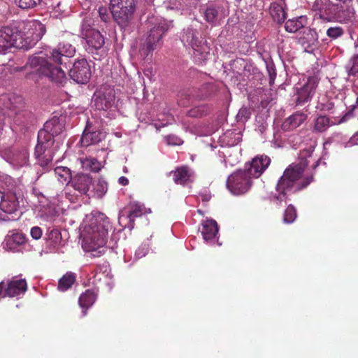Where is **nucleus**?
<instances>
[{"instance_id":"obj_40","label":"nucleus","mask_w":358,"mask_h":358,"mask_svg":"<svg viewBox=\"0 0 358 358\" xmlns=\"http://www.w3.org/2000/svg\"><path fill=\"white\" fill-rule=\"evenodd\" d=\"M217 14L218 12L214 7L209 6L204 12L205 20L209 23H213L216 20Z\"/></svg>"},{"instance_id":"obj_4","label":"nucleus","mask_w":358,"mask_h":358,"mask_svg":"<svg viewBox=\"0 0 358 358\" xmlns=\"http://www.w3.org/2000/svg\"><path fill=\"white\" fill-rule=\"evenodd\" d=\"M110 228V220L104 215L92 219L90 224L85 227L82 242L83 250L87 252H96L97 254H94V256L103 254Z\"/></svg>"},{"instance_id":"obj_35","label":"nucleus","mask_w":358,"mask_h":358,"mask_svg":"<svg viewBox=\"0 0 358 358\" xmlns=\"http://www.w3.org/2000/svg\"><path fill=\"white\" fill-rule=\"evenodd\" d=\"M316 108L324 112H329L330 113L334 114L336 110V107L334 103L331 101H327V99H322V101L319 102L316 106Z\"/></svg>"},{"instance_id":"obj_3","label":"nucleus","mask_w":358,"mask_h":358,"mask_svg":"<svg viewBox=\"0 0 358 358\" xmlns=\"http://www.w3.org/2000/svg\"><path fill=\"white\" fill-rule=\"evenodd\" d=\"M313 150H303L300 154V162L289 165L279 178L274 198L280 203H286L292 194L306 188L313 181V175L303 176L305 169L308 165L307 157H311Z\"/></svg>"},{"instance_id":"obj_17","label":"nucleus","mask_w":358,"mask_h":358,"mask_svg":"<svg viewBox=\"0 0 358 358\" xmlns=\"http://www.w3.org/2000/svg\"><path fill=\"white\" fill-rule=\"evenodd\" d=\"M64 129V124L57 117H53L48 120L43 126V128L38 131L40 137L42 139L46 138L51 141H55L54 137L59 135Z\"/></svg>"},{"instance_id":"obj_21","label":"nucleus","mask_w":358,"mask_h":358,"mask_svg":"<svg viewBox=\"0 0 358 358\" xmlns=\"http://www.w3.org/2000/svg\"><path fill=\"white\" fill-rule=\"evenodd\" d=\"M307 119V115L302 113H296L287 117L282 124L285 131H292L301 125Z\"/></svg>"},{"instance_id":"obj_31","label":"nucleus","mask_w":358,"mask_h":358,"mask_svg":"<svg viewBox=\"0 0 358 358\" xmlns=\"http://www.w3.org/2000/svg\"><path fill=\"white\" fill-rule=\"evenodd\" d=\"M331 121L327 115H319L314 121L313 131L318 133L326 131L331 126Z\"/></svg>"},{"instance_id":"obj_7","label":"nucleus","mask_w":358,"mask_h":358,"mask_svg":"<svg viewBox=\"0 0 358 358\" xmlns=\"http://www.w3.org/2000/svg\"><path fill=\"white\" fill-rule=\"evenodd\" d=\"M150 23L152 24V27L149 31L145 43L141 45L139 49L140 55L144 58L150 54L152 55V51L169 29V24L164 20H156L155 22H150Z\"/></svg>"},{"instance_id":"obj_11","label":"nucleus","mask_w":358,"mask_h":358,"mask_svg":"<svg viewBox=\"0 0 358 358\" xmlns=\"http://www.w3.org/2000/svg\"><path fill=\"white\" fill-rule=\"evenodd\" d=\"M69 76L78 84H86L91 78L90 66L85 59H78L69 70Z\"/></svg>"},{"instance_id":"obj_13","label":"nucleus","mask_w":358,"mask_h":358,"mask_svg":"<svg viewBox=\"0 0 358 358\" xmlns=\"http://www.w3.org/2000/svg\"><path fill=\"white\" fill-rule=\"evenodd\" d=\"M199 35V34L196 29L188 27L184 30L181 40L184 44L192 47L194 50V54L198 52L201 55L203 59H206V56L203 55V54L207 52L206 50L208 48L206 45L203 43L202 41L200 40Z\"/></svg>"},{"instance_id":"obj_37","label":"nucleus","mask_w":358,"mask_h":358,"mask_svg":"<svg viewBox=\"0 0 358 358\" xmlns=\"http://www.w3.org/2000/svg\"><path fill=\"white\" fill-rule=\"evenodd\" d=\"M41 0H15V3L22 9H31L40 3Z\"/></svg>"},{"instance_id":"obj_53","label":"nucleus","mask_w":358,"mask_h":358,"mask_svg":"<svg viewBox=\"0 0 358 358\" xmlns=\"http://www.w3.org/2000/svg\"><path fill=\"white\" fill-rule=\"evenodd\" d=\"M197 212H198V213H199L200 215H203V211H202L201 210H197Z\"/></svg>"},{"instance_id":"obj_10","label":"nucleus","mask_w":358,"mask_h":358,"mask_svg":"<svg viewBox=\"0 0 358 358\" xmlns=\"http://www.w3.org/2000/svg\"><path fill=\"white\" fill-rule=\"evenodd\" d=\"M54 142L55 141L46 138L42 139L38 133V143L35 147L34 155L41 166H47L52 162L53 153L51 148Z\"/></svg>"},{"instance_id":"obj_32","label":"nucleus","mask_w":358,"mask_h":358,"mask_svg":"<svg viewBox=\"0 0 358 358\" xmlns=\"http://www.w3.org/2000/svg\"><path fill=\"white\" fill-rule=\"evenodd\" d=\"M55 174L57 176V179L62 183L71 182V170L64 166H57L55 169Z\"/></svg>"},{"instance_id":"obj_44","label":"nucleus","mask_w":358,"mask_h":358,"mask_svg":"<svg viewBox=\"0 0 358 358\" xmlns=\"http://www.w3.org/2000/svg\"><path fill=\"white\" fill-rule=\"evenodd\" d=\"M167 143L173 145H178L182 143V140L174 135H169L166 136Z\"/></svg>"},{"instance_id":"obj_15","label":"nucleus","mask_w":358,"mask_h":358,"mask_svg":"<svg viewBox=\"0 0 358 358\" xmlns=\"http://www.w3.org/2000/svg\"><path fill=\"white\" fill-rule=\"evenodd\" d=\"M81 34L88 45L95 50L101 48L105 43L104 38L101 32L92 28L90 25H83Z\"/></svg>"},{"instance_id":"obj_42","label":"nucleus","mask_w":358,"mask_h":358,"mask_svg":"<svg viewBox=\"0 0 358 358\" xmlns=\"http://www.w3.org/2000/svg\"><path fill=\"white\" fill-rule=\"evenodd\" d=\"M99 15L101 21L107 22L110 20V15L108 12V9L105 6H100L98 10Z\"/></svg>"},{"instance_id":"obj_46","label":"nucleus","mask_w":358,"mask_h":358,"mask_svg":"<svg viewBox=\"0 0 358 358\" xmlns=\"http://www.w3.org/2000/svg\"><path fill=\"white\" fill-rule=\"evenodd\" d=\"M348 144L349 146L358 145V131L356 132L348 141Z\"/></svg>"},{"instance_id":"obj_30","label":"nucleus","mask_w":358,"mask_h":358,"mask_svg":"<svg viewBox=\"0 0 358 358\" xmlns=\"http://www.w3.org/2000/svg\"><path fill=\"white\" fill-rule=\"evenodd\" d=\"M91 187L92 189H90V192L93 193V196L97 198H101L107 192L108 184L103 178H99L96 181H92Z\"/></svg>"},{"instance_id":"obj_38","label":"nucleus","mask_w":358,"mask_h":358,"mask_svg":"<svg viewBox=\"0 0 358 358\" xmlns=\"http://www.w3.org/2000/svg\"><path fill=\"white\" fill-rule=\"evenodd\" d=\"M48 241L54 247L60 244L62 241V235L60 231L57 229L51 230L48 234Z\"/></svg>"},{"instance_id":"obj_33","label":"nucleus","mask_w":358,"mask_h":358,"mask_svg":"<svg viewBox=\"0 0 358 358\" xmlns=\"http://www.w3.org/2000/svg\"><path fill=\"white\" fill-rule=\"evenodd\" d=\"M210 108L208 105L195 106L187 111V115L191 117L199 118L208 115Z\"/></svg>"},{"instance_id":"obj_20","label":"nucleus","mask_w":358,"mask_h":358,"mask_svg":"<svg viewBox=\"0 0 358 358\" xmlns=\"http://www.w3.org/2000/svg\"><path fill=\"white\" fill-rule=\"evenodd\" d=\"M106 134L101 130L90 131L87 126L83 131L82 137L80 138L81 145L83 147H88L93 144H97L103 140Z\"/></svg>"},{"instance_id":"obj_25","label":"nucleus","mask_w":358,"mask_h":358,"mask_svg":"<svg viewBox=\"0 0 358 358\" xmlns=\"http://www.w3.org/2000/svg\"><path fill=\"white\" fill-rule=\"evenodd\" d=\"M26 242V237L22 233H15L11 236H7L6 239V248L10 251L15 252L17 247L23 245Z\"/></svg>"},{"instance_id":"obj_24","label":"nucleus","mask_w":358,"mask_h":358,"mask_svg":"<svg viewBox=\"0 0 358 358\" xmlns=\"http://www.w3.org/2000/svg\"><path fill=\"white\" fill-rule=\"evenodd\" d=\"M308 24V18L305 15H301L296 18L289 19L285 22V28L286 31L294 33L301 29H305Z\"/></svg>"},{"instance_id":"obj_43","label":"nucleus","mask_w":358,"mask_h":358,"mask_svg":"<svg viewBox=\"0 0 358 358\" xmlns=\"http://www.w3.org/2000/svg\"><path fill=\"white\" fill-rule=\"evenodd\" d=\"M276 15H274L275 20L278 23H281L286 19L287 14L282 7L276 8Z\"/></svg>"},{"instance_id":"obj_23","label":"nucleus","mask_w":358,"mask_h":358,"mask_svg":"<svg viewBox=\"0 0 358 358\" xmlns=\"http://www.w3.org/2000/svg\"><path fill=\"white\" fill-rule=\"evenodd\" d=\"M218 233V226L213 220H207L202 222L201 234L206 241L213 239Z\"/></svg>"},{"instance_id":"obj_26","label":"nucleus","mask_w":358,"mask_h":358,"mask_svg":"<svg viewBox=\"0 0 358 358\" xmlns=\"http://www.w3.org/2000/svg\"><path fill=\"white\" fill-rule=\"evenodd\" d=\"M96 299V295L95 293L90 290L87 289L84 293H83L78 299L79 306L84 309L83 315H86L87 310L93 305Z\"/></svg>"},{"instance_id":"obj_27","label":"nucleus","mask_w":358,"mask_h":358,"mask_svg":"<svg viewBox=\"0 0 358 358\" xmlns=\"http://www.w3.org/2000/svg\"><path fill=\"white\" fill-rule=\"evenodd\" d=\"M128 217L130 222H134L136 217H139L147 213V209L143 204L134 201L129 204Z\"/></svg>"},{"instance_id":"obj_28","label":"nucleus","mask_w":358,"mask_h":358,"mask_svg":"<svg viewBox=\"0 0 358 358\" xmlns=\"http://www.w3.org/2000/svg\"><path fill=\"white\" fill-rule=\"evenodd\" d=\"M81 167L85 171L99 172L101 169V164L96 158L90 157L80 159Z\"/></svg>"},{"instance_id":"obj_50","label":"nucleus","mask_w":358,"mask_h":358,"mask_svg":"<svg viewBox=\"0 0 358 358\" xmlns=\"http://www.w3.org/2000/svg\"><path fill=\"white\" fill-rule=\"evenodd\" d=\"M319 163H320V159H317L313 165V169H315L319 165Z\"/></svg>"},{"instance_id":"obj_16","label":"nucleus","mask_w":358,"mask_h":358,"mask_svg":"<svg viewBox=\"0 0 358 358\" xmlns=\"http://www.w3.org/2000/svg\"><path fill=\"white\" fill-rule=\"evenodd\" d=\"M297 43L301 45L306 52L313 51L317 45L318 35L317 32L310 28L306 27L299 32Z\"/></svg>"},{"instance_id":"obj_52","label":"nucleus","mask_w":358,"mask_h":358,"mask_svg":"<svg viewBox=\"0 0 358 358\" xmlns=\"http://www.w3.org/2000/svg\"><path fill=\"white\" fill-rule=\"evenodd\" d=\"M355 86L358 88V78L355 81Z\"/></svg>"},{"instance_id":"obj_36","label":"nucleus","mask_w":358,"mask_h":358,"mask_svg":"<svg viewBox=\"0 0 358 358\" xmlns=\"http://www.w3.org/2000/svg\"><path fill=\"white\" fill-rule=\"evenodd\" d=\"M345 68L349 76H355L358 73V55H354L349 60Z\"/></svg>"},{"instance_id":"obj_45","label":"nucleus","mask_w":358,"mask_h":358,"mask_svg":"<svg viewBox=\"0 0 358 358\" xmlns=\"http://www.w3.org/2000/svg\"><path fill=\"white\" fill-rule=\"evenodd\" d=\"M31 236L33 238L38 240L42 236V230L38 227H34L31 229Z\"/></svg>"},{"instance_id":"obj_22","label":"nucleus","mask_w":358,"mask_h":358,"mask_svg":"<svg viewBox=\"0 0 358 358\" xmlns=\"http://www.w3.org/2000/svg\"><path fill=\"white\" fill-rule=\"evenodd\" d=\"M170 174L173 176L175 183L181 185H185L190 180L192 177V172L186 166L178 167L175 171H171Z\"/></svg>"},{"instance_id":"obj_54","label":"nucleus","mask_w":358,"mask_h":358,"mask_svg":"<svg viewBox=\"0 0 358 358\" xmlns=\"http://www.w3.org/2000/svg\"><path fill=\"white\" fill-rule=\"evenodd\" d=\"M99 268L97 266V267L96 268L95 271H95V273H96V274L94 275V277H96V274H97V272H98V270H99Z\"/></svg>"},{"instance_id":"obj_39","label":"nucleus","mask_w":358,"mask_h":358,"mask_svg":"<svg viewBox=\"0 0 358 358\" xmlns=\"http://www.w3.org/2000/svg\"><path fill=\"white\" fill-rule=\"evenodd\" d=\"M353 14L349 10V9H341L336 13V18L340 22H347L351 20Z\"/></svg>"},{"instance_id":"obj_51","label":"nucleus","mask_w":358,"mask_h":358,"mask_svg":"<svg viewBox=\"0 0 358 358\" xmlns=\"http://www.w3.org/2000/svg\"><path fill=\"white\" fill-rule=\"evenodd\" d=\"M247 112H248V111H247V110L245 108V109H242V110H240V112H239V113H241V114L243 115V113H246Z\"/></svg>"},{"instance_id":"obj_48","label":"nucleus","mask_w":358,"mask_h":358,"mask_svg":"<svg viewBox=\"0 0 358 358\" xmlns=\"http://www.w3.org/2000/svg\"><path fill=\"white\" fill-rule=\"evenodd\" d=\"M270 73V83H271V82H273L274 79H275V73H273V75L271 74V72H269Z\"/></svg>"},{"instance_id":"obj_29","label":"nucleus","mask_w":358,"mask_h":358,"mask_svg":"<svg viewBox=\"0 0 358 358\" xmlns=\"http://www.w3.org/2000/svg\"><path fill=\"white\" fill-rule=\"evenodd\" d=\"M76 275L74 273L67 272L58 282V289L61 292H65L70 289L75 283Z\"/></svg>"},{"instance_id":"obj_1","label":"nucleus","mask_w":358,"mask_h":358,"mask_svg":"<svg viewBox=\"0 0 358 358\" xmlns=\"http://www.w3.org/2000/svg\"><path fill=\"white\" fill-rule=\"evenodd\" d=\"M75 53V48L70 44L64 45L57 49L50 51V55L39 52L30 57L26 66H29L32 71L27 74V79L37 80L36 76H44L52 81L62 84L66 79L64 70L61 67L53 66L47 57L59 65H66L69 58Z\"/></svg>"},{"instance_id":"obj_5","label":"nucleus","mask_w":358,"mask_h":358,"mask_svg":"<svg viewBox=\"0 0 358 358\" xmlns=\"http://www.w3.org/2000/svg\"><path fill=\"white\" fill-rule=\"evenodd\" d=\"M109 9L113 20L121 28L127 27L134 17L135 0H110Z\"/></svg>"},{"instance_id":"obj_12","label":"nucleus","mask_w":358,"mask_h":358,"mask_svg":"<svg viewBox=\"0 0 358 358\" xmlns=\"http://www.w3.org/2000/svg\"><path fill=\"white\" fill-rule=\"evenodd\" d=\"M27 289V284L24 279L8 280L5 285L0 282V297L5 298L17 296L24 294Z\"/></svg>"},{"instance_id":"obj_47","label":"nucleus","mask_w":358,"mask_h":358,"mask_svg":"<svg viewBox=\"0 0 358 358\" xmlns=\"http://www.w3.org/2000/svg\"><path fill=\"white\" fill-rule=\"evenodd\" d=\"M118 182L120 185L124 186L127 185L129 184V180L124 176H121L120 178H119Z\"/></svg>"},{"instance_id":"obj_18","label":"nucleus","mask_w":358,"mask_h":358,"mask_svg":"<svg viewBox=\"0 0 358 358\" xmlns=\"http://www.w3.org/2000/svg\"><path fill=\"white\" fill-rule=\"evenodd\" d=\"M71 185L79 193L90 195L92 178L89 174L78 173L71 178Z\"/></svg>"},{"instance_id":"obj_9","label":"nucleus","mask_w":358,"mask_h":358,"mask_svg":"<svg viewBox=\"0 0 358 358\" xmlns=\"http://www.w3.org/2000/svg\"><path fill=\"white\" fill-rule=\"evenodd\" d=\"M318 83V77L317 76H313L308 77L304 84L300 85V87H296V105L303 106L310 101L315 94Z\"/></svg>"},{"instance_id":"obj_6","label":"nucleus","mask_w":358,"mask_h":358,"mask_svg":"<svg viewBox=\"0 0 358 358\" xmlns=\"http://www.w3.org/2000/svg\"><path fill=\"white\" fill-rule=\"evenodd\" d=\"M22 197L20 189L15 187L6 192L0 191V220H15L13 215L20 207L19 199Z\"/></svg>"},{"instance_id":"obj_8","label":"nucleus","mask_w":358,"mask_h":358,"mask_svg":"<svg viewBox=\"0 0 358 358\" xmlns=\"http://www.w3.org/2000/svg\"><path fill=\"white\" fill-rule=\"evenodd\" d=\"M251 176L243 170H238L227 178V187L234 195L246 193L252 185Z\"/></svg>"},{"instance_id":"obj_19","label":"nucleus","mask_w":358,"mask_h":358,"mask_svg":"<svg viewBox=\"0 0 358 358\" xmlns=\"http://www.w3.org/2000/svg\"><path fill=\"white\" fill-rule=\"evenodd\" d=\"M94 95V105L98 110H106L114 103L115 93L112 90L96 92Z\"/></svg>"},{"instance_id":"obj_41","label":"nucleus","mask_w":358,"mask_h":358,"mask_svg":"<svg viewBox=\"0 0 358 358\" xmlns=\"http://www.w3.org/2000/svg\"><path fill=\"white\" fill-rule=\"evenodd\" d=\"M343 34L344 31L340 27H330L327 30V35L332 39H336L343 36Z\"/></svg>"},{"instance_id":"obj_14","label":"nucleus","mask_w":358,"mask_h":358,"mask_svg":"<svg viewBox=\"0 0 358 358\" xmlns=\"http://www.w3.org/2000/svg\"><path fill=\"white\" fill-rule=\"evenodd\" d=\"M270 163V158L265 155H262L255 157L250 164H246L244 170L251 178H257L268 168Z\"/></svg>"},{"instance_id":"obj_34","label":"nucleus","mask_w":358,"mask_h":358,"mask_svg":"<svg viewBox=\"0 0 358 358\" xmlns=\"http://www.w3.org/2000/svg\"><path fill=\"white\" fill-rule=\"evenodd\" d=\"M296 218V210L292 205H289L285 210L283 222L287 224L292 223Z\"/></svg>"},{"instance_id":"obj_49","label":"nucleus","mask_w":358,"mask_h":358,"mask_svg":"<svg viewBox=\"0 0 358 358\" xmlns=\"http://www.w3.org/2000/svg\"><path fill=\"white\" fill-rule=\"evenodd\" d=\"M20 114H17V115H16V117H15V122L17 124H20V123H21V122H19V121H18V119H19V117H20Z\"/></svg>"},{"instance_id":"obj_2","label":"nucleus","mask_w":358,"mask_h":358,"mask_svg":"<svg viewBox=\"0 0 358 358\" xmlns=\"http://www.w3.org/2000/svg\"><path fill=\"white\" fill-rule=\"evenodd\" d=\"M46 31L38 20L18 22L16 27L0 28V53L6 54L12 48L28 50L40 40Z\"/></svg>"}]
</instances>
